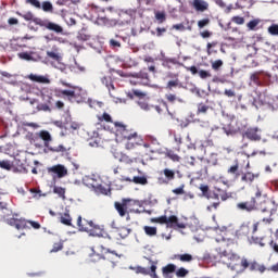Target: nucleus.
Returning <instances> with one entry per match:
<instances>
[{
    "label": "nucleus",
    "mask_w": 278,
    "mask_h": 278,
    "mask_svg": "<svg viewBox=\"0 0 278 278\" xmlns=\"http://www.w3.org/2000/svg\"><path fill=\"white\" fill-rule=\"evenodd\" d=\"M113 125L116 128L117 134L122 136L123 140H127L125 143V149H127V151H134L136 147H141V144H143L144 140H142V137H140L136 130L123 124V122H114Z\"/></svg>",
    "instance_id": "obj_1"
},
{
    "label": "nucleus",
    "mask_w": 278,
    "mask_h": 278,
    "mask_svg": "<svg viewBox=\"0 0 278 278\" xmlns=\"http://www.w3.org/2000/svg\"><path fill=\"white\" fill-rule=\"evenodd\" d=\"M190 275V270L186 269V267L177 268V265L169 263L162 267V276L163 278H186Z\"/></svg>",
    "instance_id": "obj_2"
},
{
    "label": "nucleus",
    "mask_w": 278,
    "mask_h": 278,
    "mask_svg": "<svg viewBox=\"0 0 278 278\" xmlns=\"http://www.w3.org/2000/svg\"><path fill=\"white\" fill-rule=\"evenodd\" d=\"M61 84L66 88H73V89L59 90V97H67V100L70 101V103H84L86 101L84 97H81V94L77 92V89L71 86V84L64 83V81H62Z\"/></svg>",
    "instance_id": "obj_3"
},
{
    "label": "nucleus",
    "mask_w": 278,
    "mask_h": 278,
    "mask_svg": "<svg viewBox=\"0 0 278 278\" xmlns=\"http://www.w3.org/2000/svg\"><path fill=\"white\" fill-rule=\"evenodd\" d=\"M111 227L113 230H111L108 235L109 240H125V238H127L129 233H131V229L125 226L116 227V223L114 222L111 224Z\"/></svg>",
    "instance_id": "obj_4"
},
{
    "label": "nucleus",
    "mask_w": 278,
    "mask_h": 278,
    "mask_svg": "<svg viewBox=\"0 0 278 278\" xmlns=\"http://www.w3.org/2000/svg\"><path fill=\"white\" fill-rule=\"evenodd\" d=\"M240 264L243 270L249 268L250 273H260V275H264V273H266V265L260 264L257 261H249L243 257L241 258Z\"/></svg>",
    "instance_id": "obj_5"
},
{
    "label": "nucleus",
    "mask_w": 278,
    "mask_h": 278,
    "mask_svg": "<svg viewBox=\"0 0 278 278\" xmlns=\"http://www.w3.org/2000/svg\"><path fill=\"white\" fill-rule=\"evenodd\" d=\"M39 138H41V140H43L45 147H47V149H49V151H51L52 153H64V152H66V148H64L62 144H59L56 147L49 146V142H51V134H49V131L41 130L39 132Z\"/></svg>",
    "instance_id": "obj_6"
},
{
    "label": "nucleus",
    "mask_w": 278,
    "mask_h": 278,
    "mask_svg": "<svg viewBox=\"0 0 278 278\" xmlns=\"http://www.w3.org/2000/svg\"><path fill=\"white\" fill-rule=\"evenodd\" d=\"M129 205H131V199H123L122 202H115L114 207L123 218L127 216V220H129Z\"/></svg>",
    "instance_id": "obj_7"
},
{
    "label": "nucleus",
    "mask_w": 278,
    "mask_h": 278,
    "mask_svg": "<svg viewBox=\"0 0 278 278\" xmlns=\"http://www.w3.org/2000/svg\"><path fill=\"white\" fill-rule=\"evenodd\" d=\"M150 269L142 266H137L136 273L139 275H149L151 278H160L157 277V262L149 260Z\"/></svg>",
    "instance_id": "obj_8"
},
{
    "label": "nucleus",
    "mask_w": 278,
    "mask_h": 278,
    "mask_svg": "<svg viewBox=\"0 0 278 278\" xmlns=\"http://www.w3.org/2000/svg\"><path fill=\"white\" fill-rule=\"evenodd\" d=\"M160 175L157 181L161 186H168L170 181H175V169L164 168L160 172Z\"/></svg>",
    "instance_id": "obj_9"
},
{
    "label": "nucleus",
    "mask_w": 278,
    "mask_h": 278,
    "mask_svg": "<svg viewBox=\"0 0 278 278\" xmlns=\"http://www.w3.org/2000/svg\"><path fill=\"white\" fill-rule=\"evenodd\" d=\"M77 227L79 231H94L99 226L94 225L92 219L81 218V215H79L77 218Z\"/></svg>",
    "instance_id": "obj_10"
},
{
    "label": "nucleus",
    "mask_w": 278,
    "mask_h": 278,
    "mask_svg": "<svg viewBox=\"0 0 278 278\" xmlns=\"http://www.w3.org/2000/svg\"><path fill=\"white\" fill-rule=\"evenodd\" d=\"M237 210L241 212H255L257 210V200H255V197H252L245 202H239L237 203Z\"/></svg>",
    "instance_id": "obj_11"
},
{
    "label": "nucleus",
    "mask_w": 278,
    "mask_h": 278,
    "mask_svg": "<svg viewBox=\"0 0 278 278\" xmlns=\"http://www.w3.org/2000/svg\"><path fill=\"white\" fill-rule=\"evenodd\" d=\"M223 130L225 131L226 136H236L238 131H242V127L238 125L237 119H230L228 124L223 125Z\"/></svg>",
    "instance_id": "obj_12"
},
{
    "label": "nucleus",
    "mask_w": 278,
    "mask_h": 278,
    "mask_svg": "<svg viewBox=\"0 0 278 278\" xmlns=\"http://www.w3.org/2000/svg\"><path fill=\"white\" fill-rule=\"evenodd\" d=\"M258 210L263 212V214L267 213L269 216L277 213V204L273 200H264L261 204Z\"/></svg>",
    "instance_id": "obj_13"
},
{
    "label": "nucleus",
    "mask_w": 278,
    "mask_h": 278,
    "mask_svg": "<svg viewBox=\"0 0 278 278\" xmlns=\"http://www.w3.org/2000/svg\"><path fill=\"white\" fill-rule=\"evenodd\" d=\"M243 138L251 140L252 142H260L262 140V136L260 135V128L250 127L244 130Z\"/></svg>",
    "instance_id": "obj_14"
},
{
    "label": "nucleus",
    "mask_w": 278,
    "mask_h": 278,
    "mask_svg": "<svg viewBox=\"0 0 278 278\" xmlns=\"http://www.w3.org/2000/svg\"><path fill=\"white\" fill-rule=\"evenodd\" d=\"M48 173H52L53 175L58 176L59 179L62 177H66L68 175V169L62 164L53 165L52 167H48Z\"/></svg>",
    "instance_id": "obj_15"
},
{
    "label": "nucleus",
    "mask_w": 278,
    "mask_h": 278,
    "mask_svg": "<svg viewBox=\"0 0 278 278\" xmlns=\"http://www.w3.org/2000/svg\"><path fill=\"white\" fill-rule=\"evenodd\" d=\"M222 257H228V262L226 263L229 268H236L238 266V262H240V255L236 253H229L227 251H224L222 253Z\"/></svg>",
    "instance_id": "obj_16"
},
{
    "label": "nucleus",
    "mask_w": 278,
    "mask_h": 278,
    "mask_svg": "<svg viewBox=\"0 0 278 278\" xmlns=\"http://www.w3.org/2000/svg\"><path fill=\"white\" fill-rule=\"evenodd\" d=\"M166 227L169 229H186V224L179 223V217L170 215L167 217Z\"/></svg>",
    "instance_id": "obj_17"
},
{
    "label": "nucleus",
    "mask_w": 278,
    "mask_h": 278,
    "mask_svg": "<svg viewBox=\"0 0 278 278\" xmlns=\"http://www.w3.org/2000/svg\"><path fill=\"white\" fill-rule=\"evenodd\" d=\"M170 260L181 262L182 264H190L194 262V256L190 253L174 254Z\"/></svg>",
    "instance_id": "obj_18"
},
{
    "label": "nucleus",
    "mask_w": 278,
    "mask_h": 278,
    "mask_svg": "<svg viewBox=\"0 0 278 278\" xmlns=\"http://www.w3.org/2000/svg\"><path fill=\"white\" fill-rule=\"evenodd\" d=\"M8 223L11 227H15L17 230L29 229V226H27V219L10 218Z\"/></svg>",
    "instance_id": "obj_19"
},
{
    "label": "nucleus",
    "mask_w": 278,
    "mask_h": 278,
    "mask_svg": "<svg viewBox=\"0 0 278 278\" xmlns=\"http://www.w3.org/2000/svg\"><path fill=\"white\" fill-rule=\"evenodd\" d=\"M192 5L197 12H205L210 9V3H207L205 0H193Z\"/></svg>",
    "instance_id": "obj_20"
},
{
    "label": "nucleus",
    "mask_w": 278,
    "mask_h": 278,
    "mask_svg": "<svg viewBox=\"0 0 278 278\" xmlns=\"http://www.w3.org/2000/svg\"><path fill=\"white\" fill-rule=\"evenodd\" d=\"M249 233H251V227H249V224H242L236 231L237 238H249Z\"/></svg>",
    "instance_id": "obj_21"
},
{
    "label": "nucleus",
    "mask_w": 278,
    "mask_h": 278,
    "mask_svg": "<svg viewBox=\"0 0 278 278\" xmlns=\"http://www.w3.org/2000/svg\"><path fill=\"white\" fill-rule=\"evenodd\" d=\"M47 56L50 58V60H54L55 62H62V54L60 53L59 47H53L52 51H47Z\"/></svg>",
    "instance_id": "obj_22"
},
{
    "label": "nucleus",
    "mask_w": 278,
    "mask_h": 278,
    "mask_svg": "<svg viewBox=\"0 0 278 278\" xmlns=\"http://www.w3.org/2000/svg\"><path fill=\"white\" fill-rule=\"evenodd\" d=\"M257 177H260V174H253L251 172H247L242 174L241 181H243V184H253V181H255Z\"/></svg>",
    "instance_id": "obj_23"
},
{
    "label": "nucleus",
    "mask_w": 278,
    "mask_h": 278,
    "mask_svg": "<svg viewBox=\"0 0 278 278\" xmlns=\"http://www.w3.org/2000/svg\"><path fill=\"white\" fill-rule=\"evenodd\" d=\"M52 106H53V98L49 97L47 100V103L38 104L37 110L41 112H51Z\"/></svg>",
    "instance_id": "obj_24"
},
{
    "label": "nucleus",
    "mask_w": 278,
    "mask_h": 278,
    "mask_svg": "<svg viewBox=\"0 0 278 278\" xmlns=\"http://www.w3.org/2000/svg\"><path fill=\"white\" fill-rule=\"evenodd\" d=\"M46 29H49V31H54V34H63L64 33V28H62V26H60L59 24H55L53 22H47L46 24Z\"/></svg>",
    "instance_id": "obj_25"
},
{
    "label": "nucleus",
    "mask_w": 278,
    "mask_h": 278,
    "mask_svg": "<svg viewBox=\"0 0 278 278\" xmlns=\"http://www.w3.org/2000/svg\"><path fill=\"white\" fill-rule=\"evenodd\" d=\"M164 155L165 157H168V160H172V162H181V156L175 153V151L172 149H166Z\"/></svg>",
    "instance_id": "obj_26"
},
{
    "label": "nucleus",
    "mask_w": 278,
    "mask_h": 278,
    "mask_svg": "<svg viewBox=\"0 0 278 278\" xmlns=\"http://www.w3.org/2000/svg\"><path fill=\"white\" fill-rule=\"evenodd\" d=\"M102 251H104L103 260H110L111 262H114L118 257V254L115 251H110V249L103 248V245L100 247Z\"/></svg>",
    "instance_id": "obj_27"
},
{
    "label": "nucleus",
    "mask_w": 278,
    "mask_h": 278,
    "mask_svg": "<svg viewBox=\"0 0 278 278\" xmlns=\"http://www.w3.org/2000/svg\"><path fill=\"white\" fill-rule=\"evenodd\" d=\"M228 175H233L235 179H238V177H240V164L238 163V160H236V164L231 165L228 170H227Z\"/></svg>",
    "instance_id": "obj_28"
},
{
    "label": "nucleus",
    "mask_w": 278,
    "mask_h": 278,
    "mask_svg": "<svg viewBox=\"0 0 278 278\" xmlns=\"http://www.w3.org/2000/svg\"><path fill=\"white\" fill-rule=\"evenodd\" d=\"M60 223H62V225H66L67 227H72L73 226V217H71V214H68V212H65L61 216Z\"/></svg>",
    "instance_id": "obj_29"
},
{
    "label": "nucleus",
    "mask_w": 278,
    "mask_h": 278,
    "mask_svg": "<svg viewBox=\"0 0 278 278\" xmlns=\"http://www.w3.org/2000/svg\"><path fill=\"white\" fill-rule=\"evenodd\" d=\"M29 79L31 81H36L37 84H49L50 83L49 78H47L45 76L34 75V74L29 75Z\"/></svg>",
    "instance_id": "obj_30"
},
{
    "label": "nucleus",
    "mask_w": 278,
    "mask_h": 278,
    "mask_svg": "<svg viewBox=\"0 0 278 278\" xmlns=\"http://www.w3.org/2000/svg\"><path fill=\"white\" fill-rule=\"evenodd\" d=\"M0 168L2 170H12L14 168V163L10 160L0 161Z\"/></svg>",
    "instance_id": "obj_31"
},
{
    "label": "nucleus",
    "mask_w": 278,
    "mask_h": 278,
    "mask_svg": "<svg viewBox=\"0 0 278 278\" xmlns=\"http://www.w3.org/2000/svg\"><path fill=\"white\" fill-rule=\"evenodd\" d=\"M132 184H136L137 186H147L149 179H147V176H135L132 178Z\"/></svg>",
    "instance_id": "obj_32"
},
{
    "label": "nucleus",
    "mask_w": 278,
    "mask_h": 278,
    "mask_svg": "<svg viewBox=\"0 0 278 278\" xmlns=\"http://www.w3.org/2000/svg\"><path fill=\"white\" fill-rule=\"evenodd\" d=\"M260 23H262L261 18H254L247 24V27L250 31H257V25H260Z\"/></svg>",
    "instance_id": "obj_33"
},
{
    "label": "nucleus",
    "mask_w": 278,
    "mask_h": 278,
    "mask_svg": "<svg viewBox=\"0 0 278 278\" xmlns=\"http://www.w3.org/2000/svg\"><path fill=\"white\" fill-rule=\"evenodd\" d=\"M154 16L160 25H162V23L166 22V12L165 11H157L154 13Z\"/></svg>",
    "instance_id": "obj_34"
},
{
    "label": "nucleus",
    "mask_w": 278,
    "mask_h": 278,
    "mask_svg": "<svg viewBox=\"0 0 278 278\" xmlns=\"http://www.w3.org/2000/svg\"><path fill=\"white\" fill-rule=\"evenodd\" d=\"M177 87H181L179 79L169 80L165 86V90H168L170 92L173 91V88H177Z\"/></svg>",
    "instance_id": "obj_35"
},
{
    "label": "nucleus",
    "mask_w": 278,
    "mask_h": 278,
    "mask_svg": "<svg viewBox=\"0 0 278 278\" xmlns=\"http://www.w3.org/2000/svg\"><path fill=\"white\" fill-rule=\"evenodd\" d=\"M54 194H58L61 199H66V189L62 187L54 186L53 187Z\"/></svg>",
    "instance_id": "obj_36"
},
{
    "label": "nucleus",
    "mask_w": 278,
    "mask_h": 278,
    "mask_svg": "<svg viewBox=\"0 0 278 278\" xmlns=\"http://www.w3.org/2000/svg\"><path fill=\"white\" fill-rule=\"evenodd\" d=\"M198 110H197V114H207V111L210 110V105L201 102V103H198L197 105Z\"/></svg>",
    "instance_id": "obj_37"
},
{
    "label": "nucleus",
    "mask_w": 278,
    "mask_h": 278,
    "mask_svg": "<svg viewBox=\"0 0 278 278\" xmlns=\"http://www.w3.org/2000/svg\"><path fill=\"white\" fill-rule=\"evenodd\" d=\"M165 99L166 101H168V103H175V101H179V103H184V100H181V98H177V96L173 93H166Z\"/></svg>",
    "instance_id": "obj_38"
},
{
    "label": "nucleus",
    "mask_w": 278,
    "mask_h": 278,
    "mask_svg": "<svg viewBox=\"0 0 278 278\" xmlns=\"http://www.w3.org/2000/svg\"><path fill=\"white\" fill-rule=\"evenodd\" d=\"M150 220H151V223H156L157 225H166L167 216L163 215V216H160V217H153Z\"/></svg>",
    "instance_id": "obj_39"
},
{
    "label": "nucleus",
    "mask_w": 278,
    "mask_h": 278,
    "mask_svg": "<svg viewBox=\"0 0 278 278\" xmlns=\"http://www.w3.org/2000/svg\"><path fill=\"white\" fill-rule=\"evenodd\" d=\"M143 230L146 231L147 236H157V228L151 226H144Z\"/></svg>",
    "instance_id": "obj_40"
},
{
    "label": "nucleus",
    "mask_w": 278,
    "mask_h": 278,
    "mask_svg": "<svg viewBox=\"0 0 278 278\" xmlns=\"http://www.w3.org/2000/svg\"><path fill=\"white\" fill-rule=\"evenodd\" d=\"M64 249V241H59L53 243L52 249L50 250V253H58V251H62Z\"/></svg>",
    "instance_id": "obj_41"
},
{
    "label": "nucleus",
    "mask_w": 278,
    "mask_h": 278,
    "mask_svg": "<svg viewBox=\"0 0 278 278\" xmlns=\"http://www.w3.org/2000/svg\"><path fill=\"white\" fill-rule=\"evenodd\" d=\"M41 9L43 10V12H53V4L49 1H45L41 4Z\"/></svg>",
    "instance_id": "obj_42"
},
{
    "label": "nucleus",
    "mask_w": 278,
    "mask_h": 278,
    "mask_svg": "<svg viewBox=\"0 0 278 278\" xmlns=\"http://www.w3.org/2000/svg\"><path fill=\"white\" fill-rule=\"evenodd\" d=\"M96 192H98V194L108 195V194H110V189L103 187L102 185H99L96 187Z\"/></svg>",
    "instance_id": "obj_43"
},
{
    "label": "nucleus",
    "mask_w": 278,
    "mask_h": 278,
    "mask_svg": "<svg viewBox=\"0 0 278 278\" xmlns=\"http://www.w3.org/2000/svg\"><path fill=\"white\" fill-rule=\"evenodd\" d=\"M199 188H200L203 197H205L206 199H210V186H207V185H200Z\"/></svg>",
    "instance_id": "obj_44"
},
{
    "label": "nucleus",
    "mask_w": 278,
    "mask_h": 278,
    "mask_svg": "<svg viewBox=\"0 0 278 278\" xmlns=\"http://www.w3.org/2000/svg\"><path fill=\"white\" fill-rule=\"evenodd\" d=\"M268 34H270V36H278V24H271L268 28H267Z\"/></svg>",
    "instance_id": "obj_45"
},
{
    "label": "nucleus",
    "mask_w": 278,
    "mask_h": 278,
    "mask_svg": "<svg viewBox=\"0 0 278 278\" xmlns=\"http://www.w3.org/2000/svg\"><path fill=\"white\" fill-rule=\"evenodd\" d=\"M30 192L31 194H34L35 199H40V197H47V193L42 194V191H40V189H37V188H31Z\"/></svg>",
    "instance_id": "obj_46"
},
{
    "label": "nucleus",
    "mask_w": 278,
    "mask_h": 278,
    "mask_svg": "<svg viewBox=\"0 0 278 278\" xmlns=\"http://www.w3.org/2000/svg\"><path fill=\"white\" fill-rule=\"evenodd\" d=\"M98 121L100 122H105V123H113L112 122V116L109 113H103L101 116H98Z\"/></svg>",
    "instance_id": "obj_47"
},
{
    "label": "nucleus",
    "mask_w": 278,
    "mask_h": 278,
    "mask_svg": "<svg viewBox=\"0 0 278 278\" xmlns=\"http://www.w3.org/2000/svg\"><path fill=\"white\" fill-rule=\"evenodd\" d=\"M17 55L21 60H26L27 62H31V60H34V56H31V54L28 52H21Z\"/></svg>",
    "instance_id": "obj_48"
},
{
    "label": "nucleus",
    "mask_w": 278,
    "mask_h": 278,
    "mask_svg": "<svg viewBox=\"0 0 278 278\" xmlns=\"http://www.w3.org/2000/svg\"><path fill=\"white\" fill-rule=\"evenodd\" d=\"M198 74L201 79H207V78L212 77V73H210L208 71H205V70H200L198 72Z\"/></svg>",
    "instance_id": "obj_49"
},
{
    "label": "nucleus",
    "mask_w": 278,
    "mask_h": 278,
    "mask_svg": "<svg viewBox=\"0 0 278 278\" xmlns=\"http://www.w3.org/2000/svg\"><path fill=\"white\" fill-rule=\"evenodd\" d=\"M26 3L33 5V8H36L37 10H40V8H42L40 0H26Z\"/></svg>",
    "instance_id": "obj_50"
},
{
    "label": "nucleus",
    "mask_w": 278,
    "mask_h": 278,
    "mask_svg": "<svg viewBox=\"0 0 278 278\" xmlns=\"http://www.w3.org/2000/svg\"><path fill=\"white\" fill-rule=\"evenodd\" d=\"M250 79H251V81H253V84H255L256 86H260V73L258 72L251 74Z\"/></svg>",
    "instance_id": "obj_51"
},
{
    "label": "nucleus",
    "mask_w": 278,
    "mask_h": 278,
    "mask_svg": "<svg viewBox=\"0 0 278 278\" xmlns=\"http://www.w3.org/2000/svg\"><path fill=\"white\" fill-rule=\"evenodd\" d=\"M223 60H216L212 62V68L213 71H220V67L223 66Z\"/></svg>",
    "instance_id": "obj_52"
},
{
    "label": "nucleus",
    "mask_w": 278,
    "mask_h": 278,
    "mask_svg": "<svg viewBox=\"0 0 278 278\" xmlns=\"http://www.w3.org/2000/svg\"><path fill=\"white\" fill-rule=\"evenodd\" d=\"M139 77L142 79V84L144 86H148V84H149V74L144 73V72H140Z\"/></svg>",
    "instance_id": "obj_53"
},
{
    "label": "nucleus",
    "mask_w": 278,
    "mask_h": 278,
    "mask_svg": "<svg viewBox=\"0 0 278 278\" xmlns=\"http://www.w3.org/2000/svg\"><path fill=\"white\" fill-rule=\"evenodd\" d=\"M210 25V18H203L198 22V27L203 29V27H207Z\"/></svg>",
    "instance_id": "obj_54"
},
{
    "label": "nucleus",
    "mask_w": 278,
    "mask_h": 278,
    "mask_svg": "<svg viewBox=\"0 0 278 278\" xmlns=\"http://www.w3.org/2000/svg\"><path fill=\"white\" fill-rule=\"evenodd\" d=\"M231 21L236 23V25H244V17L242 16H233Z\"/></svg>",
    "instance_id": "obj_55"
},
{
    "label": "nucleus",
    "mask_w": 278,
    "mask_h": 278,
    "mask_svg": "<svg viewBox=\"0 0 278 278\" xmlns=\"http://www.w3.org/2000/svg\"><path fill=\"white\" fill-rule=\"evenodd\" d=\"M184 188H186V186L181 185L180 187L173 189L172 192L174 194H186V191L184 190Z\"/></svg>",
    "instance_id": "obj_56"
},
{
    "label": "nucleus",
    "mask_w": 278,
    "mask_h": 278,
    "mask_svg": "<svg viewBox=\"0 0 278 278\" xmlns=\"http://www.w3.org/2000/svg\"><path fill=\"white\" fill-rule=\"evenodd\" d=\"M77 38L79 40H81L83 42H86L87 40H90V36L85 34L84 31H80L77 36Z\"/></svg>",
    "instance_id": "obj_57"
},
{
    "label": "nucleus",
    "mask_w": 278,
    "mask_h": 278,
    "mask_svg": "<svg viewBox=\"0 0 278 278\" xmlns=\"http://www.w3.org/2000/svg\"><path fill=\"white\" fill-rule=\"evenodd\" d=\"M49 21H45V20H40V18H35L34 20V23L36 24V25H39V27H46L47 28V23H48Z\"/></svg>",
    "instance_id": "obj_58"
},
{
    "label": "nucleus",
    "mask_w": 278,
    "mask_h": 278,
    "mask_svg": "<svg viewBox=\"0 0 278 278\" xmlns=\"http://www.w3.org/2000/svg\"><path fill=\"white\" fill-rule=\"evenodd\" d=\"M270 249L278 255V241L271 240L269 242Z\"/></svg>",
    "instance_id": "obj_59"
},
{
    "label": "nucleus",
    "mask_w": 278,
    "mask_h": 278,
    "mask_svg": "<svg viewBox=\"0 0 278 278\" xmlns=\"http://www.w3.org/2000/svg\"><path fill=\"white\" fill-rule=\"evenodd\" d=\"M132 94L135 97H138L139 99H144V97H147V93H144V92L138 90V89H134Z\"/></svg>",
    "instance_id": "obj_60"
},
{
    "label": "nucleus",
    "mask_w": 278,
    "mask_h": 278,
    "mask_svg": "<svg viewBox=\"0 0 278 278\" xmlns=\"http://www.w3.org/2000/svg\"><path fill=\"white\" fill-rule=\"evenodd\" d=\"M224 94L229 99H233V97H236V91H233L232 89H225Z\"/></svg>",
    "instance_id": "obj_61"
},
{
    "label": "nucleus",
    "mask_w": 278,
    "mask_h": 278,
    "mask_svg": "<svg viewBox=\"0 0 278 278\" xmlns=\"http://www.w3.org/2000/svg\"><path fill=\"white\" fill-rule=\"evenodd\" d=\"M219 199H222L223 201H227V199H231V193H227L226 191H222L218 194Z\"/></svg>",
    "instance_id": "obj_62"
},
{
    "label": "nucleus",
    "mask_w": 278,
    "mask_h": 278,
    "mask_svg": "<svg viewBox=\"0 0 278 278\" xmlns=\"http://www.w3.org/2000/svg\"><path fill=\"white\" fill-rule=\"evenodd\" d=\"M27 225H30L33 229H40V223L34 220H27Z\"/></svg>",
    "instance_id": "obj_63"
},
{
    "label": "nucleus",
    "mask_w": 278,
    "mask_h": 278,
    "mask_svg": "<svg viewBox=\"0 0 278 278\" xmlns=\"http://www.w3.org/2000/svg\"><path fill=\"white\" fill-rule=\"evenodd\" d=\"M186 68V71H189L190 73H192L193 75H197V73H199V70L197 68V66H191V67H188V66H184Z\"/></svg>",
    "instance_id": "obj_64"
}]
</instances>
